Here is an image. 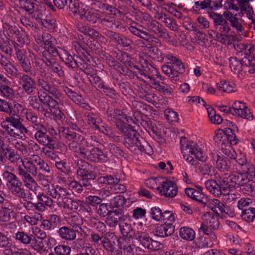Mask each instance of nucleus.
Segmentation results:
<instances>
[{
    "label": "nucleus",
    "mask_w": 255,
    "mask_h": 255,
    "mask_svg": "<svg viewBox=\"0 0 255 255\" xmlns=\"http://www.w3.org/2000/svg\"><path fill=\"white\" fill-rule=\"evenodd\" d=\"M0 126L2 128L1 132L5 141L12 144L22 154H27L28 151L26 145L21 141L17 140L18 139L24 140L25 134L28 132L20 118L13 116L5 117L1 122Z\"/></svg>",
    "instance_id": "1"
},
{
    "label": "nucleus",
    "mask_w": 255,
    "mask_h": 255,
    "mask_svg": "<svg viewBox=\"0 0 255 255\" xmlns=\"http://www.w3.org/2000/svg\"><path fill=\"white\" fill-rule=\"evenodd\" d=\"M16 169L18 175L23 182L24 186L35 195L37 194L40 186L32 176H36L45 192L46 189L48 190L50 188V185H52L49 181L48 176L40 172L38 167L31 161L21 159V164L18 165Z\"/></svg>",
    "instance_id": "2"
},
{
    "label": "nucleus",
    "mask_w": 255,
    "mask_h": 255,
    "mask_svg": "<svg viewBox=\"0 0 255 255\" xmlns=\"http://www.w3.org/2000/svg\"><path fill=\"white\" fill-rule=\"evenodd\" d=\"M124 135V144L129 150L134 153L139 151L151 155L153 152L151 146L145 141L142 142L139 139V134L130 125L124 130H120Z\"/></svg>",
    "instance_id": "3"
},
{
    "label": "nucleus",
    "mask_w": 255,
    "mask_h": 255,
    "mask_svg": "<svg viewBox=\"0 0 255 255\" xmlns=\"http://www.w3.org/2000/svg\"><path fill=\"white\" fill-rule=\"evenodd\" d=\"M180 149L184 159L191 165H196L197 160L205 162L207 159V156L201 148L196 143L188 140L185 137L180 138Z\"/></svg>",
    "instance_id": "4"
},
{
    "label": "nucleus",
    "mask_w": 255,
    "mask_h": 255,
    "mask_svg": "<svg viewBox=\"0 0 255 255\" xmlns=\"http://www.w3.org/2000/svg\"><path fill=\"white\" fill-rule=\"evenodd\" d=\"M13 168L10 166H5L2 176L5 181L6 186L9 192L14 196L19 198H25L27 194L23 186V182L16 174L12 173Z\"/></svg>",
    "instance_id": "5"
},
{
    "label": "nucleus",
    "mask_w": 255,
    "mask_h": 255,
    "mask_svg": "<svg viewBox=\"0 0 255 255\" xmlns=\"http://www.w3.org/2000/svg\"><path fill=\"white\" fill-rule=\"evenodd\" d=\"M69 10L74 15H78L81 19L95 24L98 21L99 10L90 8L88 5L79 2V0H69Z\"/></svg>",
    "instance_id": "6"
},
{
    "label": "nucleus",
    "mask_w": 255,
    "mask_h": 255,
    "mask_svg": "<svg viewBox=\"0 0 255 255\" xmlns=\"http://www.w3.org/2000/svg\"><path fill=\"white\" fill-rule=\"evenodd\" d=\"M209 16L213 20L215 26L218 30L214 39L219 42H225V37H227L231 31L229 23L220 13L210 12Z\"/></svg>",
    "instance_id": "7"
},
{
    "label": "nucleus",
    "mask_w": 255,
    "mask_h": 255,
    "mask_svg": "<svg viewBox=\"0 0 255 255\" xmlns=\"http://www.w3.org/2000/svg\"><path fill=\"white\" fill-rule=\"evenodd\" d=\"M63 96L59 97V99H54L51 96H48L45 94H40V100L43 104L48 106L50 111L53 113L55 120L60 125L65 119V115L58 108V105H62Z\"/></svg>",
    "instance_id": "8"
},
{
    "label": "nucleus",
    "mask_w": 255,
    "mask_h": 255,
    "mask_svg": "<svg viewBox=\"0 0 255 255\" xmlns=\"http://www.w3.org/2000/svg\"><path fill=\"white\" fill-rule=\"evenodd\" d=\"M107 118L109 122L115 124L120 130H124L128 125L133 122L131 117H128L122 111L118 109L108 110Z\"/></svg>",
    "instance_id": "9"
},
{
    "label": "nucleus",
    "mask_w": 255,
    "mask_h": 255,
    "mask_svg": "<svg viewBox=\"0 0 255 255\" xmlns=\"http://www.w3.org/2000/svg\"><path fill=\"white\" fill-rule=\"evenodd\" d=\"M63 133L65 142L68 145L69 150L81 157L82 152L85 149L81 145L82 141H84V137L68 129H64Z\"/></svg>",
    "instance_id": "10"
},
{
    "label": "nucleus",
    "mask_w": 255,
    "mask_h": 255,
    "mask_svg": "<svg viewBox=\"0 0 255 255\" xmlns=\"http://www.w3.org/2000/svg\"><path fill=\"white\" fill-rule=\"evenodd\" d=\"M49 75L45 73H41L37 78V84L39 89L38 97L40 99V94H45L48 96H51L54 99H59V97L63 95L58 89L52 88L51 85L48 82Z\"/></svg>",
    "instance_id": "11"
},
{
    "label": "nucleus",
    "mask_w": 255,
    "mask_h": 255,
    "mask_svg": "<svg viewBox=\"0 0 255 255\" xmlns=\"http://www.w3.org/2000/svg\"><path fill=\"white\" fill-rule=\"evenodd\" d=\"M139 78L144 81L146 84L149 85L151 87L156 90L162 92L164 94L171 95L173 91V89L171 87L168 88L160 84L158 81H156L153 78V75L150 74L145 69L144 71L139 72Z\"/></svg>",
    "instance_id": "12"
},
{
    "label": "nucleus",
    "mask_w": 255,
    "mask_h": 255,
    "mask_svg": "<svg viewBox=\"0 0 255 255\" xmlns=\"http://www.w3.org/2000/svg\"><path fill=\"white\" fill-rule=\"evenodd\" d=\"M82 165L78 162V168L77 170V178L80 182H81L83 186L89 189L92 185L90 180L93 178L92 172L90 170V166L89 163L86 161H80Z\"/></svg>",
    "instance_id": "13"
},
{
    "label": "nucleus",
    "mask_w": 255,
    "mask_h": 255,
    "mask_svg": "<svg viewBox=\"0 0 255 255\" xmlns=\"http://www.w3.org/2000/svg\"><path fill=\"white\" fill-rule=\"evenodd\" d=\"M35 39L37 43L40 44L49 54L53 56H56L57 52L56 48L53 44V38L49 34L43 33L42 35L37 34Z\"/></svg>",
    "instance_id": "14"
},
{
    "label": "nucleus",
    "mask_w": 255,
    "mask_h": 255,
    "mask_svg": "<svg viewBox=\"0 0 255 255\" xmlns=\"http://www.w3.org/2000/svg\"><path fill=\"white\" fill-rule=\"evenodd\" d=\"M129 30L130 32L134 35L152 44L154 46L153 47H158L161 45L160 40L144 30L142 26L139 25L138 27L130 26L129 27Z\"/></svg>",
    "instance_id": "15"
},
{
    "label": "nucleus",
    "mask_w": 255,
    "mask_h": 255,
    "mask_svg": "<svg viewBox=\"0 0 255 255\" xmlns=\"http://www.w3.org/2000/svg\"><path fill=\"white\" fill-rule=\"evenodd\" d=\"M87 120L88 124L93 129H97L106 135H110V128L102 122L101 118L97 115L93 113H88Z\"/></svg>",
    "instance_id": "16"
},
{
    "label": "nucleus",
    "mask_w": 255,
    "mask_h": 255,
    "mask_svg": "<svg viewBox=\"0 0 255 255\" xmlns=\"http://www.w3.org/2000/svg\"><path fill=\"white\" fill-rule=\"evenodd\" d=\"M157 190L160 195L166 197L173 198L178 192V188L176 183L171 180H166L158 186Z\"/></svg>",
    "instance_id": "17"
},
{
    "label": "nucleus",
    "mask_w": 255,
    "mask_h": 255,
    "mask_svg": "<svg viewBox=\"0 0 255 255\" xmlns=\"http://www.w3.org/2000/svg\"><path fill=\"white\" fill-rule=\"evenodd\" d=\"M116 13H111L109 11H99V17H98V21L103 26H106L109 28L116 29L120 27L119 21H117L115 19L114 15Z\"/></svg>",
    "instance_id": "18"
},
{
    "label": "nucleus",
    "mask_w": 255,
    "mask_h": 255,
    "mask_svg": "<svg viewBox=\"0 0 255 255\" xmlns=\"http://www.w3.org/2000/svg\"><path fill=\"white\" fill-rule=\"evenodd\" d=\"M246 175L238 172H234L227 176L226 175L221 177V182L224 184L226 188L233 187L236 185H243L245 183Z\"/></svg>",
    "instance_id": "19"
},
{
    "label": "nucleus",
    "mask_w": 255,
    "mask_h": 255,
    "mask_svg": "<svg viewBox=\"0 0 255 255\" xmlns=\"http://www.w3.org/2000/svg\"><path fill=\"white\" fill-rule=\"evenodd\" d=\"M81 157L93 162H106L107 157L103 152L98 147H93L91 150L85 148L82 152Z\"/></svg>",
    "instance_id": "20"
},
{
    "label": "nucleus",
    "mask_w": 255,
    "mask_h": 255,
    "mask_svg": "<svg viewBox=\"0 0 255 255\" xmlns=\"http://www.w3.org/2000/svg\"><path fill=\"white\" fill-rule=\"evenodd\" d=\"M206 189L215 196L219 197L223 191L226 190V187L221 182V177L217 181L214 179H208L205 182Z\"/></svg>",
    "instance_id": "21"
},
{
    "label": "nucleus",
    "mask_w": 255,
    "mask_h": 255,
    "mask_svg": "<svg viewBox=\"0 0 255 255\" xmlns=\"http://www.w3.org/2000/svg\"><path fill=\"white\" fill-rule=\"evenodd\" d=\"M223 17L229 23L230 26L235 29L238 32H243L244 27L242 25V20L239 17L238 13H234L232 11L223 12Z\"/></svg>",
    "instance_id": "22"
},
{
    "label": "nucleus",
    "mask_w": 255,
    "mask_h": 255,
    "mask_svg": "<svg viewBox=\"0 0 255 255\" xmlns=\"http://www.w3.org/2000/svg\"><path fill=\"white\" fill-rule=\"evenodd\" d=\"M232 114L235 116L248 120H252L253 116L250 112V109L240 101H236L231 108Z\"/></svg>",
    "instance_id": "23"
},
{
    "label": "nucleus",
    "mask_w": 255,
    "mask_h": 255,
    "mask_svg": "<svg viewBox=\"0 0 255 255\" xmlns=\"http://www.w3.org/2000/svg\"><path fill=\"white\" fill-rule=\"evenodd\" d=\"M36 132L34 137L37 141L40 144L47 146L48 148H54L52 143V139L46 134L47 130L44 126L35 129Z\"/></svg>",
    "instance_id": "24"
},
{
    "label": "nucleus",
    "mask_w": 255,
    "mask_h": 255,
    "mask_svg": "<svg viewBox=\"0 0 255 255\" xmlns=\"http://www.w3.org/2000/svg\"><path fill=\"white\" fill-rule=\"evenodd\" d=\"M18 83L22 86L23 91L28 95L33 92L36 87L34 79L27 74H21L18 78Z\"/></svg>",
    "instance_id": "25"
},
{
    "label": "nucleus",
    "mask_w": 255,
    "mask_h": 255,
    "mask_svg": "<svg viewBox=\"0 0 255 255\" xmlns=\"http://www.w3.org/2000/svg\"><path fill=\"white\" fill-rule=\"evenodd\" d=\"M133 236L144 248L156 250L154 248V245H157L158 242L152 240L146 232L137 231L133 234Z\"/></svg>",
    "instance_id": "26"
},
{
    "label": "nucleus",
    "mask_w": 255,
    "mask_h": 255,
    "mask_svg": "<svg viewBox=\"0 0 255 255\" xmlns=\"http://www.w3.org/2000/svg\"><path fill=\"white\" fill-rule=\"evenodd\" d=\"M45 193L48 195L52 196L53 198L60 200L62 198L67 197L70 195V193L68 189L63 188L59 185L54 186L50 185V188L45 190Z\"/></svg>",
    "instance_id": "27"
},
{
    "label": "nucleus",
    "mask_w": 255,
    "mask_h": 255,
    "mask_svg": "<svg viewBox=\"0 0 255 255\" xmlns=\"http://www.w3.org/2000/svg\"><path fill=\"white\" fill-rule=\"evenodd\" d=\"M132 201L129 198L126 199L122 195H117L109 201V207L111 209L129 207L131 206Z\"/></svg>",
    "instance_id": "28"
},
{
    "label": "nucleus",
    "mask_w": 255,
    "mask_h": 255,
    "mask_svg": "<svg viewBox=\"0 0 255 255\" xmlns=\"http://www.w3.org/2000/svg\"><path fill=\"white\" fill-rule=\"evenodd\" d=\"M24 159L25 161H31L32 164H34L36 166H38L39 171L41 170L46 173L50 172V166L48 163L37 155H31L29 158H25Z\"/></svg>",
    "instance_id": "29"
},
{
    "label": "nucleus",
    "mask_w": 255,
    "mask_h": 255,
    "mask_svg": "<svg viewBox=\"0 0 255 255\" xmlns=\"http://www.w3.org/2000/svg\"><path fill=\"white\" fill-rule=\"evenodd\" d=\"M242 47L243 49L244 50V53L246 56L245 57L243 62L246 66L249 68L248 60H250L251 63H255V44H244L242 45Z\"/></svg>",
    "instance_id": "30"
},
{
    "label": "nucleus",
    "mask_w": 255,
    "mask_h": 255,
    "mask_svg": "<svg viewBox=\"0 0 255 255\" xmlns=\"http://www.w3.org/2000/svg\"><path fill=\"white\" fill-rule=\"evenodd\" d=\"M174 232V226L170 223H165L156 228L155 235L159 237H165Z\"/></svg>",
    "instance_id": "31"
},
{
    "label": "nucleus",
    "mask_w": 255,
    "mask_h": 255,
    "mask_svg": "<svg viewBox=\"0 0 255 255\" xmlns=\"http://www.w3.org/2000/svg\"><path fill=\"white\" fill-rule=\"evenodd\" d=\"M80 201L72 200L68 197L58 200L57 205L65 209L76 211L78 210Z\"/></svg>",
    "instance_id": "32"
},
{
    "label": "nucleus",
    "mask_w": 255,
    "mask_h": 255,
    "mask_svg": "<svg viewBox=\"0 0 255 255\" xmlns=\"http://www.w3.org/2000/svg\"><path fill=\"white\" fill-rule=\"evenodd\" d=\"M57 52V56L58 55L67 66L73 68L78 67L77 62L74 60L73 57L66 50L59 48Z\"/></svg>",
    "instance_id": "33"
},
{
    "label": "nucleus",
    "mask_w": 255,
    "mask_h": 255,
    "mask_svg": "<svg viewBox=\"0 0 255 255\" xmlns=\"http://www.w3.org/2000/svg\"><path fill=\"white\" fill-rule=\"evenodd\" d=\"M2 25L4 32H5L9 36H12L13 34H15L16 35L17 40L20 44L23 45L25 43L26 39L25 35L19 33V31L18 30H14L12 27L8 23L3 22Z\"/></svg>",
    "instance_id": "34"
},
{
    "label": "nucleus",
    "mask_w": 255,
    "mask_h": 255,
    "mask_svg": "<svg viewBox=\"0 0 255 255\" xmlns=\"http://www.w3.org/2000/svg\"><path fill=\"white\" fill-rule=\"evenodd\" d=\"M43 219L42 215L38 212L29 213L25 215L22 218V222L24 224H27L28 226H34L38 224Z\"/></svg>",
    "instance_id": "35"
},
{
    "label": "nucleus",
    "mask_w": 255,
    "mask_h": 255,
    "mask_svg": "<svg viewBox=\"0 0 255 255\" xmlns=\"http://www.w3.org/2000/svg\"><path fill=\"white\" fill-rule=\"evenodd\" d=\"M32 235H29L24 231H17L13 235V238L17 243L25 246L31 244L32 241Z\"/></svg>",
    "instance_id": "36"
},
{
    "label": "nucleus",
    "mask_w": 255,
    "mask_h": 255,
    "mask_svg": "<svg viewBox=\"0 0 255 255\" xmlns=\"http://www.w3.org/2000/svg\"><path fill=\"white\" fill-rule=\"evenodd\" d=\"M185 194L192 199L199 203L206 204L207 200V197L199 191L192 188H189L185 189Z\"/></svg>",
    "instance_id": "37"
},
{
    "label": "nucleus",
    "mask_w": 255,
    "mask_h": 255,
    "mask_svg": "<svg viewBox=\"0 0 255 255\" xmlns=\"http://www.w3.org/2000/svg\"><path fill=\"white\" fill-rule=\"evenodd\" d=\"M137 91L139 97L149 102H151L155 97V94L145 85L138 86Z\"/></svg>",
    "instance_id": "38"
},
{
    "label": "nucleus",
    "mask_w": 255,
    "mask_h": 255,
    "mask_svg": "<svg viewBox=\"0 0 255 255\" xmlns=\"http://www.w3.org/2000/svg\"><path fill=\"white\" fill-rule=\"evenodd\" d=\"M57 234L61 238L66 241H73L76 238L75 231L66 226L61 227L58 230Z\"/></svg>",
    "instance_id": "39"
},
{
    "label": "nucleus",
    "mask_w": 255,
    "mask_h": 255,
    "mask_svg": "<svg viewBox=\"0 0 255 255\" xmlns=\"http://www.w3.org/2000/svg\"><path fill=\"white\" fill-rule=\"evenodd\" d=\"M8 75L17 78L21 74L18 69L7 59L1 65Z\"/></svg>",
    "instance_id": "40"
},
{
    "label": "nucleus",
    "mask_w": 255,
    "mask_h": 255,
    "mask_svg": "<svg viewBox=\"0 0 255 255\" xmlns=\"http://www.w3.org/2000/svg\"><path fill=\"white\" fill-rule=\"evenodd\" d=\"M204 223L213 229H218L219 226L218 217L217 215L212 212L207 213L204 217Z\"/></svg>",
    "instance_id": "41"
},
{
    "label": "nucleus",
    "mask_w": 255,
    "mask_h": 255,
    "mask_svg": "<svg viewBox=\"0 0 255 255\" xmlns=\"http://www.w3.org/2000/svg\"><path fill=\"white\" fill-rule=\"evenodd\" d=\"M217 89L220 91L228 93L235 92L237 91L235 85L231 82L221 81L217 84Z\"/></svg>",
    "instance_id": "42"
},
{
    "label": "nucleus",
    "mask_w": 255,
    "mask_h": 255,
    "mask_svg": "<svg viewBox=\"0 0 255 255\" xmlns=\"http://www.w3.org/2000/svg\"><path fill=\"white\" fill-rule=\"evenodd\" d=\"M214 139L221 149H223L224 146L231 144L227 139V136L225 135L222 130H219L216 133Z\"/></svg>",
    "instance_id": "43"
},
{
    "label": "nucleus",
    "mask_w": 255,
    "mask_h": 255,
    "mask_svg": "<svg viewBox=\"0 0 255 255\" xmlns=\"http://www.w3.org/2000/svg\"><path fill=\"white\" fill-rule=\"evenodd\" d=\"M211 160L214 163L216 162L217 168L221 171L227 170V163L222 156H220L217 152H215L211 154Z\"/></svg>",
    "instance_id": "44"
},
{
    "label": "nucleus",
    "mask_w": 255,
    "mask_h": 255,
    "mask_svg": "<svg viewBox=\"0 0 255 255\" xmlns=\"http://www.w3.org/2000/svg\"><path fill=\"white\" fill-rule=\"evenodd\" d=\"M179 235L184 240L192 241L195 239V232L191 228L183 227L180 229Z\"/></svg>",
    "instance_id": "45"
},
{
    "label": "nucleus",
    "mask_w": 255,
    "mask_h": 255,
    "mask_svg": "<svg viewBox=\"0 0 255 255\" xmlns=\"http://www.w3.org/2000/svg\"><path fill=\"white\" fill-rule=\"evenodd\" d=\"M209 206L217 214L226 213V208L224 204L217 199H213L210 201Z\"/></svg>",
    "instance_id": "46"
},
{
    "label": "nucleus",
    "mask_w": 255,
    "mask_h": 255,
    "mask_svg": "<svg viewBox=\"0 0 255 255\" xmlns=\"http://www.w3.org/2000/svg\"><path fill=\"white\" fill-rule=\"evenodd\" d=\"M11 84L0 86V95L6 99L12 100L14 98V91L10 87Z\"/></svg>",
    "instance_id": "47"
},
{
    "label": "nucleus",
    "mask_w": 255,
    "mask_h": 255,
    "mask_svg": "<svg viewBox=\"0 0 255 255\" xmlns=\"http://www.w3.org/2000/svg\"><path fill=\"white\" fill-rule=\"evenodd\" d=\"M26 119L30 123V126L34 129L39 127L41 128V126H43L41 124L40 119L38 118L37 115L35 113L32 112L27 113Z\"/></svg>",
    "instance_id": "48"
},
{
    "label": "nucleus",
    "mask_w": 255,
    "mask_h": 255,
    "mask_svg": "<svg viewBox=\"0 0 255 255\" xmlns=\"http://www.w3.org/2000/svg\"><path fill=\"white\" fill-rule=\"evenodd\" d=\"M63 91L77 104L81 105L84 104L83 98L80 95L78 94L67 87H64Z\"/></svg>",
    "instance_id": "49"
},
{
    "label": "nucleus",
    "mask_w": 255,
    "mask_h": 255,
    "mask_svg": "<svg viewBox=\"0 0 255 255\" xmlns=\"http://www.w3.org/2000/svg\"><path fill=\"white\" fill-rule=\"evenodd\" d=\"M67 223L71 226L75 228H80V226L83 224V220L78 214L70 215L67 220Z\"/></svg>",
    "instance_id": "50"
},
{
    "label": "nucleus",
    "mask_w": 255,
    "mask_h": 255,
    "mask_svg": "<svg viewBox=\"0 0 255 255\" xmlns=\"http://www.w3.org/2000/svg\"><path fill=\"white\" fill-rule=\"evenodd\" d=\"M120 231L124 237L131 238L133 237L132 228L131 224L127 222L119 224Z\"/></svg>",
    "instance_id": "51"
},
{
    "label": "nucleus",
    "mask_w": 255,
    "mask_h": 255,
    "mask_svg": "<svg viewBox=\"0 0 255 255\" xmlns=\"http://www.w3.org/2000/svg\"><path fill=\"white\" fill-rule=\"evenodd\" d=\"M255 208L249 207L248 209L243 210L241 214V218L244 221L248 223L253 222L255 218Z\"/></svg>",
    "instance_id": "52"
},
{
    "label": "nucleus",
    "mask_w": 255,
    "mask_h": 255,
    "mask_svg": "<svg viewBox=\"0 0 255 255\" xmlns=\"http://www.w3.org/2000/svg\"><path fill=\"white\" fill-rule=\"evenodd\" d=\"M162 71L166 75L170 78L171 80L174 82L179 80V76L175 73L172 67L164 65L162 66Z\"/></svg>",
    "instance_id": "53"
},
{
    "label": "nucleus",
    "mask_w": 255,
    "mask_h": 255,
    "mask_svg": "<svg viewBox=\"0 0 255 255\" xmlns=\"http://www.w3.org/2000/svg\"><path fill=\"white\" fill-rule=\"evenodd\" d=\"M208 112V116L210 121L215 124H221L223 121V119L219 115L216 114L215 110L211 107L206 108Z\"/></svg>",
    "instance_id": "54"
},
{
    "label": "nucleus",
    "mask_w": 255,
    "mask_h": 255,
    "mask_svg": "<svg viewBox=\"0 0 255 255\" xmlns=\"http://www.w3.org/2000/svg\"><path fill=\"white\" fill-rule=\"evenodd\" d=\"M89 224L92 227L95 228L98 231L102 233L106 232V226L105 224L99 221L96 218H91L89 220Z\"/></svg>",
    "instance_id": "55"
},
{
    "label": "nucleus",
    "mask_w": 255,
    "mask_h": 255,
    "mask_svg": "<svg viewBox=\"0 0 255 255\" xmlns=\"http://www.w3.org/2000/svg\"><path fill=\"white\" fill-rule=\"evenodd\" d=\"M254 201L250 198H242L237 202V207L240 210L243 211L248 209L254 204Z\"/></svg>",
    "instance_id": "56"
},
{
    "label": "nucleus",
    "mask_w": 255,
    "mask_h": 255,
    "mask_svg": "<svg viewBox=\"0 0 255 255\" xmlns=\"http://www.w3.org/2000/svg\"><path fill=\"white\" fill-rule=\"evenodd\" d=\"M164 116L169 123L176 122L178 120V114L172 109L168 108L164 111Z\"/></svg>",
    "instance_id": "57"
},
{
    "label": "nucleus",
    "mask_w": 255,
    "mask_h": 255,
    "mask_svg": "<svg viewBox=\"0 0 255 255\" xmlns=\"http://www.w3.org/2000/svg\"><path fill=\"white\" fill-rule=\"evenodd\" d=\"M47 65L50 68L53 73L57 74L59 77H62L64 76V72L62 67L57 63L48 61Z\"/></svg>",
    "instance_id": "58"
},
{
    "label": "nucleus",
    "mask_w": 255,
    "mask_h": 255,
    "mask_svg": "<svg viewBox=\"0 0 255 255\" xmlns=\"http://www.w3.org/2000/svg\"><path fill=\"white\" fill-rule=\"evenodd\" d=\"M69 190H70L73 193H81L83 191V184L76 180H72L68 183Z\"/></svg>",
    "instance_id": "59"
},
{
    "label": "nucleus",
    "mask_w": 255,
    "mask_h": 255,
    "mask_svg": "<svg viewBox=\"0 0 255 255\" xmlns=\"http://www.w3.org/2000/svg\"><path fill=\"white\" fill-rule=\"evenodd\" d=\"M96 4L98 7L100 9H102L103 11H104V10H106L107 11L111 12V13H116L118 12V10L115 7L108 4L102 3L99 1H95V0H93L92 4Z\"/></svg>",
    "instance_id": "60"
},
{
    "label": "nucleus",
    "mask_w": 255,
    "mask_h": 255,
    "mask_svg": "<svg viewBox=\"0 0 255 255\" xmlns=\"http://www.w3.org/2000/svg\"><path fill=\"white\" fill-rule=\"evenodd\" d=\"M243 169L246 171V178L248 177L251 181L255 179V166L253 164L248 163Z\"/></svg>",
    "instance_id": "61"
},
{
    "label": "nucleus",
    "mask_w": 255,
    "mask_h": 255,
    "mask_svg": "<svg viewBox=\"0 0 255 255\" xmlns=\"http://www.w3.org/2000/svg\"><path fill=\"white\" fill-rule=\"evenodd\" d=\"M1 208L11 214V215H12V217L14 218L16 215L15 211L20 210L21 209V206L15 205L12 203H5Z\"/></svg>",
    "instance_id": "62"
},
{
    "label": "nucleus",
    "mask_w": 255,
    "mask_h": 255,
    "mask_svg": "<svg viewBox=\"0 0 255 255\" xmlns=\"http://www.w3.org/2000/svg\"><path fill=\"white\" fill-rule=\"evenodd\" d=\"M196 41L199 45L204 47L206 46L208 43V40L206 34L198 30L195 34Z\"/></svg>",
    "instance_id": "63"
},
{
    "label": "nucleus",
    "mask_w": 255,
    "mask_h": 255,
    "mask_svg": "<svg viewBox=\"0 0 255 255\" xmlns=\"http://www.w3.org/2000/svg\"><path fill=\"white\" fill-rule=\"evenodd\" d=\"M71 248L64 245L56 246L54 248V251L57 255H69L71 253Z\"/></svg>",
    "instance_id": "64"
}]
</instances>
